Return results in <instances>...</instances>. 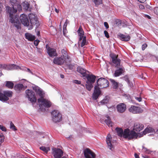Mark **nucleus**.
<instances>
[{"mask_svg":"<svg viewBox=\"0 0 158 158\" xmlns=\"http://www.w3.org/2000/svg\"><path fill=\"white\" fill-rule=\"evenodd\" d=\"M19 2L18 0H9V4L11 7L9 6H6V11L9 15V20H19L18 17L19 16L17 15H14L17 12V8L15 6L17 5Z\"/></svg>","mask_w":158,"mask_h":158,"instance_id":"nucleus-1","label":"nucleus"},{"mask_svg":"<svg viewBox=\"0 0 158 158\" xmlns=\"http://www.w3.org/2000/svg\"><path fill=\"white\" fill-rule=\"evenodd\" d=\"M22 24L25 26H27L28 30L31 29L33 26L35 25L36 23L38 22V20H10V22L14 24V26L16 27L17 29H20L21 22Z\"/></svg>","mask_w":158,"mask_h":158,"instance_id":"nucleus-2","label":"nucleus"},{"mask_svg":"<svg viewBox=\"0 0 158 158\" xmlns=\"http://www.w3.org/2000/svg\"><path fill=\"white\" fill-rule=\"evenodd\" d=\"M138 134L133 130H130L129 129H125L123 131V138L128 140L135 139L138 137Z\"/></svg>","mask_w":158,"mask_h":158,"instance_id":"nucleus-3","label":"nucleus"},{"mask_svg":"<svg viewBox=\"0 0 158 158\" xmlns=\"http://www.w3.org/2000/svg\"><path fill=\"white\" fill-rule=\"evenodd\" d=\"M26 96L31 103H35L37 98L35 93L31 89H28L26 90Z\"/></svg>","mask_w":158,"mask_h":158,"instance_id":"nucleus-4","label":"nucleus"},{"mask_svg":"<svg viewBox=\"0 0 158 158\" xmlns=\"http://www.w3.org/2000/svg\"><path fill=\"white\" fill-rule=\"evenodd\" d=\"M97 86L101 88H105L109 86L108 81L106 79L102 77L99 78L97 81Z\"/></svg>","mask_w":158,"mask_h":158,"instance_id":"nucleus-5","label":"nucleus"},{"mask_svg":"<svg viewBox=\"0 0 158 158\" xmlns=\"http://www.w3.org/2000/svg\"><path fill=\"white\" fill-rule=\"evenodd\" d=\"M13 92L11 91H4L3 93L0 92V100L5 102L9 99V97H11Z\"/></svg>","mask_w":158,"mask_h":158,"instance_id":"nucleus-6","label":"nucleus"},{"mask_svg":"<svg viewBox=\"0 0 158 158\" xmlns=\"http://www.w3.org/2000/svg\"><path fill=\"white\" fill-rule=\"evenodd\" d=\"M52 120L55 123L59 122L62 120V115L57 110H54L52 112Z\"/></svg>","mask_w":158,"mask_h":158,"instance_id":"nucleus-7","label":"nucleus"},{"mask_svg":"<svg viewBox=\"0 0 158 158\" xmlns=\"http://www.w3.org/2000/svg\"><path fill=\"white\" fill-rule=\"evenodd\" d=\"M38 101L39 103H41L40 105V106H43L45 107L49 108L51 106V102L48 100L44 98H40L38 99Z\"/></svg>","mask_w":158,"mask_h":158,"instance_id":"nucleus-8","label":"nucleus"},{"mask_svg":"<svg viewBox=\"0 0 158 158\" xmlns=\"http://www.w3.org/2000/svg\"><path fill=\"white\" fill-rule=\"evenodd\" d=\"M67 59L63 56L55 57L53 61L54 63L58 65H61L65 63H66Z\"/></svg>","mask_w":158,"mask_h":158,"instance_id":"nucleus-9","label":"nucleus"},{"mask_svg":"<svg viewBox=\"0 0 158 158\" xmlns=\"http://www.w3.org/2000/svg\"><path fill=\"white\" fill-rule=\"evenodd\" d=\"M52 150L54 158H61L63 155V151L60 148H54Z\"/></svg>","mask_w":158,"mask_h":158,"instance_id":"nucleus-10","label":"nucleus"},{"mask_svg":"<svg viewBox=\"0 0 158 158\" xmlns=\"http://www.w3.org/2000/svg\"><path fill=\"white\" fill-rule=\"evenodd\" d=\"M110 56L112 59V63L115 65V67H117L120 65V60L118 58V55L114 53H111L110 55Z\"/></svg>","mask_w":158,"mask_h":158,"instance_id":"nucleus-11","label":"nucleus"},{"mask_svg":"<svg viewBox=\"0 0 158 158\" xmlns=\"http://www.w3.org/2000/svg\"><path fill=\"white\" fill-rule=\"evenodd\" d=\"M46 48L47 50V53L50 56L53 57L57 56V54L55 49L49 47L48 45H46Z\"/></svg>","mask_w":158,"mask_h":158,"instance_id":"nucleus-12","label":"nucleus"},{"mask_svg":"<svg viewBox=\"0 0 158 158\" xmlns=\"http://www.w3.org/2000/svg\"><path fill=\"white\" fill-rule=\"evenodd\" d=\"M84 154L86 158H95V154L89 148H86L84 151Z\"/></svg>","mask_w":158,"mask_h":158,"instance_id":"nucleus-13","label":"nucleus"},{"mask_svg":"<svg viewBox=\"0 0 158 158\" xmlns=\"http://www.w3.org/2000/svg\"><path fill=\"white\" fill-rule=\"evenodd\" d=\"M33 90L38 95L40 98H43L44 97V93L43 90L38 86H35L33 87Z\"/></svg>","mask_w":158,"mask_h":158,"instance_id":"nucleus-14","label":"nucleus"},{"mask_svg":"<svg viewBox=\"0 0 158 158\" xmlns=\"http://www.w3.org/2000/svg\"><path fill=\"white\" fill-rule=\"evenodd\" d=\"M127 108L126 105L124 103H120L116 106V109L118 113H123L125 112Z\"/></svg>","mask_w":158,"mask_h":158,"instance_id":"nucleus-15","label":"nucleus"},{"mask_svg":"<svg viewBox=\"0 0 158 158\" xmlns=\"http://www.w3.org/2000/svg\"><path fill=\"white\" fill-rule=\"evenodd\" d=\"M101 93V91L100 89V88L97 85L95 86L94 93L93 94V98L94 100H96L98 98Z\"/></svg>","mask_w":158,"mask_h":158,"instance_id":"nucleus-16","label":"nucleus"},{"mask_svg":"<svg viewBox=\"0 0 158 158\" xmlns=\"http://www.w3.org/2000/svg\"><path fill=\"white\" fill-rule=\"evenodd\" d=\"M129 111L130 112L134 114L140 113L142 112V110L140 107L134 106H131L129 109Z\"/></svg>","mask_w":158,"mask_h":158,"instance_id":"nucleus-17","label":"nucleus"},{"mask_svg":"<svg viewBox=\"0 0 158 158\" xmlns=\"http://www.w3.org/2000/svg\"><path fill=\"white\" fill-rule=\"evenodd\" d=\"M87 79L86 83L87 84L88 83H93L95 81L96 79V76L93 74H87L86 76H85Z\"/></svg>","mask_w":158,"mask_h":158,"instance_id":"nucleus-18","label":"nucleus"},{"mask_svg":"<svg viewBox=\"0 0 158 158\" xmlns=\"http://www.w3.org/2000/svg\"><path fill=\"white\" fill-rule=\"evenodd\" d=\"M106 142L108 148L111 150H113L114 147L112 143V137L110 134H108L107 136Z\"/></svg>","mask_w":158,"mask_h":158,"instance_id":"nucleus-19","label":"nucleus"},{"mask_svg":"<svg viewBox=\"0 0 158 158\" xmlns=\"http://www.w3.org/2000/svg\"><path fill=\"white\" fill-rule=\"evenodd\" d=\"M144 128L143 125L141 123H135L133 130L136 131H139Z\"/></svg>","mask_w":158,"mask_h":158,"instance_id":"nucleus-20","label":"nucleus"},{"mask_svg":"<svg viewBox=\"0 0 158 158\" xmlns=\"http://www.w3.org/2000/svg\"><path fill=\"white\" fill-rule=\"evenodd\" d=\"M118 36L120 40L122 41H129L131 38L130 35H125L120 33L119 34Z\"/></svg>","mask_w":158,"mask_h":158,"instance_id":"nucleus-21","label":"nucleus"},{"mask_svg":"<svg viewBox=\"0 0 158 158\" xmlns=\"http://www.w3.org/2000/svg\"><path fill=\"white\" fill-rule=\"evenodd\" d=\"M26 88L22 84H19L15 85L14 86L15 89L17 92H19L21 90H24Z\"/></svg>","mask_w":158,"mask_h":158,"instance_id":"nucleus-22","label":"nucleus"},{"mask_svg":"<svg viewBox=\"0 0 158 158\" xmlns=\"http://www.w3.org/2000/svg\"><path fill=\"white\" fill-rule=\"evenodd\" d=\"M78 36L80 37L79 42H80L82 40L83 37L84 32L83 31L81 26H80L77 31Z\"/></svg>","mask_w":158,"mask_h":158,"instance_id":"nucleus-23","label":"nucleus"},{"mask_svg":"<svg viewBox=\"0 0 158 158\" xmlns=\"http://www.w3.org/2000/svg\"><path fill=\"white\" fill-rule=\"evenodd\" d=\"M25 36L26 39L30 41H33L35 39V37L34 35L28 33H26L25 34Z\"/></svg>","mask_w":158,"mask_h":158,"instance_id":"nucleus-24","label":"nucleus"},{"mask_svg":"<svg viewBox=\"0 0 158 158\" xmlns=\"http://www.w3.org/2000/svg\"><path fill=\"white\" fill-rule=\"evenodd\" d=\"M77 71L80 73L81 74L83 77H85L86 76V70L81 67L79 66L77 68Z\"/></svg>","mask_w":158,"mask_h":158,"instance_id":"nucleus-25","label":"nucleus"},{"mask_svg":"<svg viewBox=\"0 0 158 158\" xmlns=\"http://www.w3.org/2000/svg\"><path fill=\"white\" fill-rule=\"evenodd\" d=\"M153 131L154 129L152 127H147L143 131V134L141 136H142L143 135H145L148 133L153 132Z\"/></svg>","mask_w":158,"mask_h":158,"instance_id":"nucleus-26","label":"nucleus"},{"mask_svg":"<svg viewBox=\"0 0 158 158\" xmlns=\"http://www.w3.org/2000/svg\"><path fill=\"white\" fill-rule=\"evenodd\" d=\"M5 86L6 87L9 89H12L14 86V84L12 81H6L5 82Z\"/></svg>","mask_w":158,"mask_h":158,"instance_id":"nucleus-27","label":"nucleus"},{"mask_svg":"<svg viewBox=\"0 0 158 158\" xmlns=\"http://www.w3.org/2000/svg\"><path fill=\"white\" fill-rule=\"evenodd\" d=\"M22 5L23 6V10L25 11H27L29 9L30 4L28 2L24 1L22 2Z\"/></svg>","mask_w":158,"mask_h":158,"instance_id":"nucleus-28","label":"nucleus"},{"mask_svg":"<svg viewBox=\"0 0 158 158\" xmlns=\"http://www.w3.org/2000/svg\"><path fill=\"white\" fill-rule=\"evenodd\" d=\"M123 69L122 68H119L115 71L114 73V76L117 77L119 76L123 73Z\"/></svg>","mask_w":158,"mask_h":158,"instance_id":"nucleus-29","label":"nucleus"},{"mask_svg":"<svg viewBox=\"0 0 158 158\" xmlns=\"http://www.w3.org/2000/svg\"><path fill=\"white\" fill-rule=\"evenodd\" d=\"M107 119L105 120V122L109 127H112L113 125V122L111 121V119L109 116H106Z\"/></svg>","mask_w":158,"mask_h":158,"instance_id":"nucleus-30","label":"nucleus"},{"mask_svg":"<svg viewBox=\"0 0 158 158\" xmlns=\"http://www.w3.org/2000/svg\"><path fill=\"white\" fill-rule=\"evenodd\" d=\"M115 130L117 132L118 135L120 136L123 137V130L120 128H116Z\"/></svg>","mask_w":158,"mask_h":158,"instance_id":"nucleus-31","label":"nucleus"},{"mask_svg":"<svg viewBox=\"0 0 158 158\" xmlns=\"http://www.w3.org/2000/svg\"><path fill=\"white\" fill-rule=\"evenodd\" d=\"M61 53L62 54V55L61 56H63L67 60H69L70 59L69 56L68 55L65 49H62L61 50Z\"/></svg>","mask_w":158,"mask_h":158,"instance_id":"nucleus-32","label":"nucleus"},{"mask_svg":"<svg viewBox=\"0 0 158 158\" xmlns=\"http://www.w3.org/2000/svg\"><path fill=\"white\" fill-rule=\"evenodd\" d=\"M110 81L112 84V87L113 89H116L118 87V84L117 82L115 81L114 80L110 79Z\"/></svg>","mask_w":158,"mask_h":158,"instance_id":"nucleus-33","label":"nucleus"},{"mask_svg":"<svg viewBox=\"0 0 158 158\" xmlns=\"http://www.w3.org/2000/svg\"><path fill=\"white\" fill-rule=\"evenodd\" d=\"M40 150L44 151L46 154H47L48 151H50L49 147H45L44 146H42L40 148Z\"/></svg>","mask_w":158,"mask_h":158,"instance_id":"nucleus-34","label":"nucleus"},{"mask_svg":"<svg viewBox=\"0 0 158 158\" xmlns=\"http://www.w3.org/2000/svg\"><path fill=\"white\" fill-rule=\"evenodd\" d=\"M82 40L81 43V47H83L84 46L87 44V42L86 40V37L85 36L82 38Z\"/></svg>","mask_w":158,"mask_h":158,"instance_id":"nucleus-35","label":"nucleus"},{"mask_svg":"<svg viewBox=\"0 0 158 158\" xmlns=\"http://www.w3.org/2000/svg\"><path fill=\"white\" fill-rule=\"evenodd\" d=\"M5 137L3 134L0 135V147L2 143H3L4 141Z\"/></svg>","mask_w":158,"mask_h":158,"instance_id":"nucleus-36","label":"nucleus"},{"mask_svg":"<svg viewBox=\"0 0 158 158\" xmlns=\"http://www.w3.org/2000/svg\"><path fill=\"white\" fill-rule=\"evenodd\" d=\"M86 87L87 89L89 91H90L91 89L93 87L92 83H88L86 85Z\"/></svg>","mask_w":158,"mask_h":158,"instance_id":"nucleus-37","label":"nucleus"},{"mask_svg":"<svg viewBox=\"0 0 158 158\" xmlns=\"http://www.w3.org/2000/svg\"><path fill=\"white\" fill-rule=\"evenodd\" d=\"M142 151L144 152L145 153L148 154H150L151 153L150 151L147 149L146 148L144 147H143Z\"/></svg>","mask_w":158,"mask_h":158,"instance_id":"nucleus-38","label":"nucleus"},{"mask_svg":"<svg viewBox=\"0 0 158 158\" xmlns=\"http://www.w3.org/2000/svg\"><path fill=\"white\" fill-rule=\"evenodd\" d=\"M10 128L14 131H16L17 130L16 127L12 122H10Z\"/></svg>","mask_w":158,"mask_h":158,"instance_id":"nucleus-39","label":"nucleus"},{"mask_svg":"<svg viewBox=\"0 0 158 158\" xmlns=\"http://www.w3.org/2000/svg\"><path fill=\"white\" fill-rule=\"evenodd\" d=\"M15 7H16L17 10L18 9L19 11L22 10V7L21 5L19 3V2L17 3V5H16Z\"/></svg>","mask_w":158,"mask_h":158,"instance_id":"nucleus-40","label":"nucleus"},{"mask_svg":"<svg viewBox=\"0 0 158 158\" xmlns=\"http://www.w3.org/2000/svg\"><path fill=\"white\" fill-rule=\"evenodd\" d=\"M96 5H98L101 4L102 3V0H93Z\"/></svg>","mask_w":158,"mask_h":158,"instance_id":"nucleus-41","label":"nucleus"},{"mask_svg":"<svg viewBox=\"0 0 158 158\" xmlns=\"http://www.w3.org/2000/svg\"><path fill=\"white\" fill-rule=\"evenodd\" d=\"M122 20H116L115 23L117 26H119L122 25Z\"/></svg>","mask_w":158,"mask_h":158,"instance_id":"nucleus-42","label":"nucleus"},{"mask_svg":"<svg viewBox=\"0 0 158 158\" xmlns=\"http://www.w3.org/2000/svg\"><path fill=\"white\" fill-rule=\"evenodd\" d=\"M153 11L155 14L158 15V7H156L154 8Z\"/></svg>","mask_w":158,"mask_h":158,"instance_id":"nucleus-43","label":"nucleus"},{"mask_svg":"<svg viewBox=\"0 0 158 158\" xmlns=\"http://www.w3.org/2000/svg\"><path fill=\"white\" fill-rule=\"evenodd\" d=\"M0 129L4 131H6V128L2 125H0Z\"/></svg>","mask_w":158,"mask_h":158,"instance_id":"nucleus-44","label":"nucleus"},{"mask_svg":"<svg viewBox=\"0 0 158 158\" xmlns=\"http://www.w3.org/2000/svg\"><path fill=\"white\" fill-rule=\"evenodd\" d=\"M16 66V65L14 64H10L8 66V68L9 67V69H11L13 68H15V67Z\"/></svg>","mask_w":158,"mask_h":158,"instance_id":"nucleus-45","label":"nucleus"},{"mask_svg":"<svg viewBox=\"0 0 158 158\" xmlns=\"http://www.w3.org/2000/svg\"><path fill=\"white\" fill-rule=\"evenodd\" d=\"M21 15H23V17L21 19H20V20H28L25 14H22Z\"/></svg>","mask_w":158,"mask_h":158,"instance_id":"nucleus-46","label":"nucleus"},{"mask_svg":"<svg viewBox=\"0 0 158 158\" xmlns=\"http://www.w3.org/2000/svg\"><path fill=\"white\" fill-rule=\"evenodd\" d=\"M104 32L105 37H106L107 38H109L110 36L109 35L108 32L107 31L105 30L104 31Z\"/></svg>","mask_w":158,"mask_h":158,"instance_id":"nucleus-47","label":"nucleus"},{"mask_svg":"<svg viewBox=\"0 0 158 158\" xmlns=\"http://www.w3.org/2000/svg\"><path fill=\"white\" fill-rule=\"evenodd\" d=\"M28 16L30 20H32V18L35 17V16L33 14H31V13L29 14Z\"/></svg>","mask_w":158,"mask_h":158,"instance_id":"nucleus-48","label":"nucleus"},{"mask_svg":"<svg viewBox=\"0 0 158 158\" xmlns=\"http://www.w3.org/2000/svg\"><path fill=\"white\" fill-rule=\"evenodd\" d=\"M143 16L144 17L146 18H147V19H151V17L148 15L144 14L143 15Z\"/></svg>","mask_w":158,"mask_h":158,"instance_id":"nucleus-49","label":"nucleus"},{"mask_svg":"<svg viewBox=\"0 0 158 158\" xmlns=\"http://www.w3.org/2000/svg\"><path fill=\"white\" fill-rule=\"evenodd\" d=\"M40 42V40H36L34 41V44L35 46H37Z\"/></svg>","mask_w":158,"mask_h":158,"instance_id":"nucleus-50","label":"nucleus"},{"mask_svg":"<svg viewBox=\"0 0 158 158\" xmlns=\"http://www.w3.org/2000/svg\"><path fill=\"white\" fill-rule=\"evenodd\" d=\"M147 46V45L146 44H143L142 46V50H144V49L146 48Z\"/></svg>","mask_w":158,"mask_h":158,"instance_id":"nucleus-51","label":"nucleus"},{"mask_svg":"<svg viewBox=\"0 0 158 158\" xmlns=\"http://www.w3.org/2000/svg\"><path fill=\"white\" fill-rule=\"evenodd\" d=\"M104 25L106 29H108L109 27V26L108 23L106 22H105L104 23Z\"/></svg>","mask_w":158,"mask_h":158,"instance_id":"nucleus-52","label":"nucleus"},{"mask_svg":"<svg viewBox=\"0 0 158 158\" xmlns=\"http://www.w3.org/2000/svg\"><path fill=\"white\" fill-rule=\"evenodd\" d=\"M74 82L78 84H80L81 83V81H80L77 80H74Z\"/></svg>","mask_w":158,"mask_h":158,"instance_id":"nucleus-53","label":"nucleus"},{"mask_svg":"<svg viewBox=\"0 0 158 158\" xmlns=\"http://www.w3.org/2000/svg\"><path fill=\"white\" fill-rule=\"evenodd\" d=\"M135 98L139 102H141L142 100V98L141 97H135Z\"/></svg>","mask_w":158,"mask_h":158,"instance_id":"nucleus-54","label":"nucleus"},{"mask_svg":"<svg viewBox=\"0 0 158 158\" xmlns=\"http://www.w3.org/2000/svg\"><path fill=\"white\" fill-rule=\"evenodd\" d=\"M108 102V100L106 99H104L102 100L101 102L102 103H107Z\"/></svg>","mask_w":158,"mask_h":158,"instance_id":"nucleus-55","label":"nucleus"},{"mask_svg":"<svg viewBox=\"0 0 158 158\" xmlns=\"http://www.w3.org/2000/svg\"><path fill=\"white\" fill-rule=\"evenodd\" d=\"M67 23H68V22H67V20H66V21L65 22V23L63 25V28H65L64 29H65V28H66Z\"/></svg>","mask_w":158,"mask_h":158,"instance_id":"nucleus-56","label":"nucleus"},{"mask_svg":"<svg viewBox=\"0 0 158 158\" xmlns=\"http://www.w3.org/2000/svg\"><path fill=\"white\" fill-rule=\"evenodd\" d=\"M64 28H63V32L64 33V34H65L67 32L66 28H65V29Z\"/></svg>","mask_w":158,"mask_h":158,"instance_id":"nucleus-57","label":"nucleus"},{"mask_svg":"<svg viewBox=\"0 0 158 158\" xmlns=\"http://www.w3.org/2000/svg\"><path fill=\"white\" fill-rule=\"evenodd\" d=\"M139 7L140 9H143L144 8V7L142 5H139Z\"/></svg>","mask_w":158,"mask_h":158,"instance_id":"nucleus-58","label":"nucleus"},{"mask_svg":"<svg viewBox=\"0 0 158 158\" xmlns=\"http://www.w3.org/2000/svg\"><path fill=\"white\" fill-rule=\"evenodd\" d=\"M135 158H139V156L136 153L135 154Z\"/></svg>","mask_w":158,"mask_h":158,"instance_id":"nucleus-59","label":"nucleus"},{"mask_svg":"<svg viewBox=\"0 0 158 158\" xmlns=\"http://www.w3.org/2000/svg\"><path fill=\"white\" fill-rule=\"evenodd\" d=\"M55 12H56L57 13H58L59 12V10H58L56 8H55Z\"/></svg>","mask_w":158,"mask_h":158,"instance_id":"nucleus-60","label":"nucleus"},{"mask_svg":"<svg viewBox=\"0 0 158 158\" xmlns=\"http://www.w3.org/2000/svg\"><path fill=\"white\" fill-rule=\"evenodd\" d=\"M27 71L28 72H29L32 74V72L29 69H27Z\"/></svg>","mask_w":158,"mask_h":158,"instance_id":"nucleus-61","label":"nucleus"},{"mask_svg":"<svg viewBox=\"0 0 158 158\" xmlns=\"http://www.w3.org/2000/svg\"><path fill=\"white\" fill-rule=\"evenodd\" d=\"M147 8H148V9H150V8H152V7L151 6H150L149 5H148L147 6Z\"/></svg>","mask_w":158,"mask_h":158,"instance_id":"nucleus-62","label":"nucleus"},{"mask_svg":"<svg viewBox=\"0 0 158 158\" xmlns=\"http://www.w3.org/2000/svg\"><path fill=\"white\" fill-rule=\"evenodd\" d=\"M68 138L69 139H71L72 138H73V136L72 135H71L70 136H69L68 137Z\"/></svg>","mask_w":158,"mask_h":158,"instance_id":"nucleus-63","label":"nucleus"},{"mask_svg":"<svg viewBox=\"0 0 158 158\" xmlns=\"http://www.w3.org/2000/svg\"><path fill=\"white\" fill-rule=\"evenodd\" d=\"M60 77H61L62 78H63L64 77V75H60Z\"/></svg>","mask_w":158,"mask_h":158,"instance_id":"nucleus-64","label":"nucleus"}]
</instances>
